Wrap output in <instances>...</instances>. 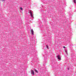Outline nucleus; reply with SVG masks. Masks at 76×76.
Masks as SVG:
<instances>
[{
  "mask_svg": "<svg viewBox=\"0 0 76 76\" xmlns=\"http://www.w3.org/2000/svg\"><path fill=\"white\" fill-rule=\"evenodd\" d=\"M30 13L31 16V18H32V17H33V15H32V12L31 11H30Z\"/></svg>",
  "mask_w": 76,
  "mask_h": 76,
  "instance_id": "f257e3e1",
  "label": "nucleus"
},
{
  "mask_svg": "<svg viewBox=\"0 0 76 76\" xmlns=\"http://www.w3.org/2000/svg\"><path fill=\"white\" fill-rule=\"evenodd\" d=\"M74 3H76V0H74Z\"/></svg>",
  "mask_w": 76,
  "mask_h": 76,
  "instance_id": "423d86ee",
  "label": "nucleus"
},
{
  "mask_svg": "<svg viewBox=\"0 0 76 76\" xmlns=\"http://www.w3.org/2000/svg\"><path fill=\"white\" fill-rule=\"evenodd\" d=\"M46 46L47 48H48V45H46Z\"/></svg>",
  "mask_w": 76,
  "mask_h": 76,
  "instance_id": "0eeeda50",
  "label": "nucleus"
},
{
  "mask_svg": "<svg viewBox=\"0 0 76 76\" xmlns=\"http://www.w3.org/2000/svg\"><path fill=\"white\" fill-rule=\"evenodd\" d=\"M2 1H4V0H2Z\"/></svg>",
  "mask_w": 76,
  "mask_h": 76,
  "instance_id": "9d476101",
  "label": "nucleus"
},
{
  "mask_svg": "<svg viewBox=\"0 0 76 76\" xmlns=\"http://www.w3.org/2000/svg\"><path fill=\"white\" fill-rule=\"evenodd\" d=\"M57 57L58 58V60H61V58H60V55H58L57 56Z\"/></svg>",
  "mask_w": 76,
  "mask_h": 76,
  "instance_id": "7ed1b4c3",
  "label": "nucleus"
},
{
  "mask_svg": "<svg viewBox=\"0 0 76 76\" xmlns=\"http://www.w3.org/2000/svg\"><path fill=\"white\" fill-rule=\"evenodd\" d=\"M20 10H22V8H20Z\"/></svg>",
  "mask_w": 76,
  "mask_h": 76,
  "instance_id": "6e6552de",
  "label": "nucleus"
},
{
  "mask_svg": "<svg viewBox=\"0 0 76 76\" xmlns=\"http://www.w3.org/2000/svg\"><path fill=\"white\" fill-rule=\"evenodd\" d=\"M64 48H66V47L65 46L64 47Z\"/></svg>",
  "mask_w": 76,
  "mask_h": 76,
  "instance_id": "1a4fd4ad",
  "label": "nucleus"
},
{
  "mask_svg": "<svg viewBox=\"0 0 76 76\" xmlns=\"http://www.w3.org/2000/svg\"><path fill=\"white\" fill-rule=\"evenodd\" d=\"M31 32L32 34V35H34V31L33 29H32L31 30Z\"/></svg>",
  "mask_w": 76,
  "mask_h": 76,
  "instance_id": "20e7f679",
  "label": "nucleus"
},
{
  "mask_svg": "<svg viewBox=\"0 0 76 76\" xmlns=\"http://www.w3.org/2000/svg\"><path fill=\"white\" fill-rule=\"evenodd\" d=\"M31 74H32L33 75H35V74L34 73V70H32L31 71Z\"/></svg>",
  "mask_w": 76,
  "mask_h": 76,
  "instance_id": "f03ea898",
  "label": "nucleus"
},
{
  "mask_svg": "<svg viewBox=\"0 0 76 76\" xmlns=\"http://www.w3.org/2000/svg\"><path fill=\"white\" fill-rule=\"evenodd\" d=\"M34 71L35 72H36V73H38V70H37V69H35L34 70Z\"/></svg>",
  "mask_w": 76,
  "mask_h": 76,
  "instance_id": "39448f33",
  "label": "nucleus"
}]
</instances>
